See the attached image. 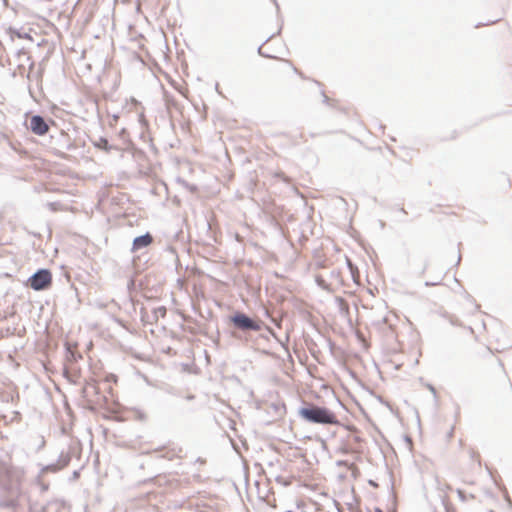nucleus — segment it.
<instances>
[{"instance_id": "obj_1", "label": "nucleus", "mask_w": 512, "mask_h": 512, "mask_svg": "<svg viewBox=\"0 0 512 512\" xmlns=\"http://www.w3.org/2000/svg\"><path fill=\"white\" fill-rule=\"evenodd\" d=\"M302 418L307 421L319 424H337L336 415L327 408L314 406L311 408H302L299 411Z\"/></svg>"}, {"instance_id": "obj_2", "label": "nucleus", "mask_w": 512, "mask_h": 512, "mask_svg": "<svg viewBox=\"0 0 512 512\" xmlns=\"http://www.w3.org/2000/svg\"><path fill=\"white\" fill-rule=\"evenodd\" d=\"M270 73L278 80H285L298 70L287 60L278 59L269 66Z\"/></svg>"}, {"instance_id": "obj_3", "label": "nucleus", "mask_w": 512, "mask_h": 512, "mask_svg": "<svg viewBox=\"0 0 512 512\" xmlns=\"http://www.w3.org/2000/svg\"><path fill=\"white\" fill-rule=\"evenodd\" d=\"M52 283V275L49 270L42 269L36 272L28 280L29 286L34 290H44Z\"/></svg>"}, {"instance_id": "obj_4", "label": "nucleus", "mask_w": 512, "mask_h": 512, "mask_svg": "<svg viewBox=\"0 0 512 512\" xmlns=\"http://www.w3.org/2000/svg\"><path fill=\"white\" fill-rule=\"evenodd\" d=\"M30 129L34 134L43 136L49 131V126L41 116L35 115L30 118Z\"/></svg>"}, {"instance_id": "obj_5", "label": "nucleus", "mask_w": 512, "mask_h": 512, "mask_svg": "<svg viewBox=\"0 0 512 512\" xmlns=\"http://www.w3.org/2000/svg\"><path fill=\"white\" fill-rule=\"evenodd\" d=\"M234 324L241 329L259 330L260 327L245 314H237L233 317Z\"/></svg>"}, {"instance_id": "obj_6", "label": "nucleus", "mask_w": 512, "mask_h": 512, "mask_svg": "<svg viewBox=\"0 0 512 512\" xmlns=\"http://www.w3.org/2000/svg\"><path fill=\"white\" fill-rule=\"evenodd\" d=\"M152 242H153L152 235L150 233H146L145 235L136 237L133 240L132 250L133 251H137V250H139L141 248H144V247H147V246L151 245Z\"/></svg>"}, {"instance_id": "obj_7", "label": "nucleus", "mask_w": 512, "mask_h": 512, "mask_svg": "<svg viewBox=\"0 0 512 512\" xmlns=\"http://www.w3.org/2000/svg\"><path fill=\"white\" fill-rule=\"evenodd\" d=\"M105 381L108 382V383H116L117 382V377L114 375V374H108L105 376Z\"/></svg>"}, {"instance_id": "obj_8", "label": "nucleus", "mask_w": 512, "mask_h": 512, "mask_svg": "<svg viewBox=\"0 0 512 512\" xmlns=\"http://www.w3.org/2000/svg\"><path fill=\"white\" fill-rule=\"evenodd\" d=\"M94 402L95 404L102 406L106 402V400L104 397H98Z\"/></svg>"}, {"instance_id": "obj_9", "label": "nucleus", "mask_w": 512, "mask_h": 512, "mask_svg": "<svg viewBox=\"0 0 512 512\" xmlns=\"http://www.w3.org/2000/svg\"><path fill=\"white\" fill-rule=\"evenodd\" d=\"M434 213L437 214V215H443V214H447V212H445L442 207H438L434 210Z\"/></svg>"}, {"instance_id": "obj_10", "label": "nucleus", "mask_w": 512, "mask_h": 512, "mask_svg": "<svg viewBox=\"0 0 512 512\" xmlns=\"http://www.w3.org/2000/svg\"><path fill=\"white\" fill-rule=\"evenodd\" d=\"M457 493L462 501L467 500V497L462 490H458Z\"/></svg>"}, {"instance_id": "obj_11", "label": "nucleus", "mask_w": 512, "mask_h": 512, "mask_svg": "<svg viewBox=\"0 0 512 512\" xmlns=\"http://www.w3.org/2000/svg\"><path fill=\"white\" fill-rule=\"evenodd\" d=\"M375 512H383L381 509L377 508L375 509Z\"/></svg>"}]
</instances>
